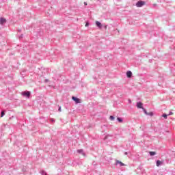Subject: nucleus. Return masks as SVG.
<instances>
[{"instance_id":"obj_6","label":"nucleus","mask_w":175,"mask_h":175,"mask_svg":"<svg viewBox=\"0 0 175 175\" xmlns=\"http://www.w3.org/2000/svg\"><path fill=\"white\" fill-rule=\"evenodd\" d=\"M77 152H78V154H82L83 157L85 155V154H84V150H83V149L77 150Z\"/></svg>"},{"instance_id":"obj_5","label":"nucleus","mask_w":175,"mask_h":175,"mask_svg":"<svg viewBox=\"0 0 175 175\" xmlns=\"http://www.w3.org/2000/svg\"><path fill=\"white\" fill-rule=\"evenodd\" d=\"M137 107H138V109H143V103L140 102L137 103Z\"/></svg>"},{"instance_id":"obj_9","label":"nucleus","mask_w":175,"mask_h":175,"mask_svg":"<svg viewBox=\"0 0 175 175\" xmlns=\"http://www.w3.org/2000/svg\"><path fill=\"white\" fill-rule=\"evenodd\" d=\"M96 25H97L98 28H102V23L99 21H96Z\"/></svg>"},{"instance_id":"obj_18","label":"nucleus","mask_w":175,"mask_h":175,"mask_svg":"<svg viewBox=\"0 0 175 175\" xmlns=\"http://www.w3.org/2000/svg\"><path fill=\"white\" fill-rule=\"evenodd\" d=\"M88 25H90V24L88 23V22H87L85 27H88Z\"/></svg>"},{"instance_id":"obj_12","label":"nucleus","mask_w":175,"mask_h":175,"mask_svg":"<svg viewBox=\"0 0 175 175\" xmlns=\"http://www.w3.org/2000/svg\"><path fill=\"white\" fill-rule=\"evenodd\" d=\"M149 154L150 155V157H154V155L157 154L156 152H149Z\"/></svg>"},{"instance_id":"obj_3","label":"nucleus","mask_w":175,"mask_h":175,"mask_svg":"<svg viewBox=\"0 0 175 175\" xmlns=\"http://www.w3.org/2000/svg\"><path fill=\"white\" fill-rule=\"evenodd\" d=\"M72 100H74V102H75V103H81V101H80V100L77 97L72 96Z\"/></svg>"},{"instance_id":"obj_15","label":"nucleus","mask_w":175,"mask_h":175,"mask_svg":"<svg viewBox=\"0 0 175 175\" xmlns=\"http://www.w3.org/2000/svg\"><path fill=\"white\" fill-rule=\"evenodd\" d=\"M109 118H110L111 121L114 120V117H113V116H111L109 117Z\"/></svg>"},{"instance_id":"obj_17","label":"nucleus","mask_w":175,"mask_h":175,"mask_svg":"<svg viewBox=\"0 0 175 175\" xmlns=\"http://www.w3.org/2000/svg\"><path fill=\"white\" fill-rule=\"evenodd\" d=\"M173 114H174V113H173V112H170L169 114H168V116H173Z\"/></svg>"},{"instance_id":"obj_20","label":"nucleus","mask_w":175,"mask_h":175,"mask_svg":"<svg viewBox=\"0 0 175 175\" xmlns=\"http://www.w3.org/2000/svg\"><path fill=\"white\" fill-rule=\"evenodd\" d=\"M42 174H46V172H42Z\"/></svg>"},{"instance_id":"obj_2","label":"nucleus","mask_w":175,"mask_h":175,"mask_svg":"<svg viewBox=\"0 0 175 175\" xmlns=\"http://www.w3.org/2000/svg\"><path fill=\"white\" fill-rule=\"evenodd\" d=\"M22 95L23 96H27V98H29V96H31V92H29V91L23 92H22Z\"/></svg>"},{"instance_id":"obj_7","label":"nucleus","mask_w":175,"mask_h":175,"mask_svg":"<svg viewBox=\"0 0 175 175\" xmlns=\"http://www.w3.org/2000/svg\"><path fill=\"white\" fill-rule=\"evenodd\" d=\"M162 163H163V161H161L158 160L156 163V165L157 167H159V166H161V165H162Z\"/></svg>"},{"instance_id":"obj_13","label":"nucleus","mask_w":175,"mask_h":175,"mask_svg":"<svg viewBox=\"0 0 175 175\" xmlns=\"http://www.w3.org/2000/svg\"><path fill=\"white\" fill-rule=\"evenodd\" d=\"M117 120L119 122H122V119H121L120 118H118Z\"/></svg>"},{"instance_id":"obj_10","label":"nucleus","mask_w":175,"mask_h":175,"mask_svg":"<svg viewBox=\"0 0 175 175\" xmlns=\"http://www.w3.org/2000/svg\"><path fill=\"white\" fill-rule=\"evenodd\" d=\"M126 76H127V77H129V78L132 77V72L128 71V72H126Z\"/></svg>"},{"instance_id":"obj_11","label":"nucleus","mask_w":175,"mask_h":175,"mask_svg":"<svg viewBox=\"0 0 175 175\" xmlns=\"http://www.w3.org/2000/svg\"><path fill=\"white\" fill-rule=\"evenodd\" d=\"M118 164L120 165V166H124L125 165L122 162L117 160L116 161V165H118Z\"/></svg>"},{"instance_id":"obj_16","label":"nucleus","mask_w":175,"mask_h":175,"mask_svg":"<svg viewBox=\"0 0 175 175\" xmlns=\"http://www.w3.org/2000/svg\"><path fill=\"white\" fill-rule=\"evenodd\" d=\"M4 116H5V112H4V111H2V112H1V117H3Z\"/></svg>"},{"instance_id":"obj_4","label":"nucleus","mask_w":175,"mask_h":175,"mask_svg":"<svg viewBox=\"0 0 175 175\" xmlns=\"http://www.w3.org/2000/svg\"><path fill=\"white\" fill-rule=\"evenodd\" d=\"M144 111L146 116H150V117H152V116H154V113L152 112H147V111L144 109Z\"/></svg>"},{"instance_id":"obj_14","label":"nucleus","mask_w":175,"mask_h":175,"mask_svg":"<svg viewBox=\"0 0 175 175\" xmlns=\"http://www.w3.org/2000/svg\"><path fill=\"white\" fill-rule=\"evenodd\" d=\"M162 117L165 118L166 120V118H167V115L164 113L163 114Z\"/></svg>"},{"instance_id":"obj_8","label":"nucleus","mask_w":175,"mask_h":175,"mask_svg":"<svg viewBox=\"0 0 175 175\" xmlns=\"http://www.w3.org/2000/svg\"><path fill=\"white\" fill-rule=\"evenodd\" d=\"M6 23V20L3 18H0V24H5Z\"/></svg>"},{"instance_id":"obj_21","label":"nucleus","mask_w":175,"mask_h":175,"mask_svg":"<svg viewBox=\"0 0 175 175\" xmlns=\"http://www.w3.org/2000/svg\"><path fill=\"white\" fill-rule=\"evenodd\" d=\"M84 4H85V5H87V3H84Z\"/></svg>"},{"instance_id":"obj_19","label":"nucleus","mask_w":175,"mask_h":175,"mask_svg":"<svg viewBox=\"0 0 175 175\" xmlns=\"http://www.w3.org/2000/svg\"><path fill=\"white\" fill-rule=\"evenodd\" d=\"M59 111H61V107L59 108Z\"/></svg>"},{"instance_id":"obj_1","label":"nucleus","mask_w":175,"mask_h":175,"mask_svg":"<svg viewBox=\"0 0 175 175\" xmlns=\"http://www.w3.org/2000/svg\"><path fill=\"white\" fill-rule=\"evenodd\" d=\"M144 5H146V2L143 1H139L136 3L137 8H142V6H144Z\"/></svg>"}]
</instances>
